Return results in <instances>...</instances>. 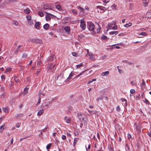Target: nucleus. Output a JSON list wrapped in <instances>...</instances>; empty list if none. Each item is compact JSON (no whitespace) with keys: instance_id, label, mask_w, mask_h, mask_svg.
<instances>
[{"instance_id":"9d476101","label":"nucleus","mask_w":151,"mask_h":151,"mask_svg":"<svg viewBox=\"0 0 151 151\" xmlns=\"http://www.w3.org/2000/svg\"><path fill=\"white\" fill-rule=\"evenodd\" d=\"M64 121L67 123H69L70 122V119L69 118H68L67 116L65 117Z\"/></svg>"},{"instance_id":"603ef678","label":"nucleus","mask_w":151,"mask_h":151,"mask_svg":"<svg viewBox=\"0 0 151 151\" xmlns=\"http://www.w3.org/2000/svg\"><path fill=\"white\" fill-rule=\"evenodd\" d=\"M0 89H1V91H3L4 89V87L3 85H0Z\"/></svg>"},{"instance_id":"3c124183","label":"nucleus","mask_w":151,"mask_h":151,"mask_svg":"<svg viewBox=\"0 0 151 151\" xmlns=\"http://www.w3.org/2000/svg\"><path fill=\"white\" fill-rule=\"evenodd\" d=\"M88 110L89 112L91 114H94V111H91L89 110L88 109Z\"/></svg>"},{"instance_id":"6e6d98bb","label":"nucleus","mask_w":151,"mask_h":151,"mask_svg":"<svg viewBox=\"0 0 151 151\" xmlns=\"http://www.w3.org/2000/svg\"><path fill=\"white\" fill-rule=\"evenodd\" d=\"M116 110L118 111L119 112V111H120L121 109H120V107H119V106H117V107L116 108Z\"/></svg>"},{"instance_id":"79ce46f5","label":"nucleus","mask_w":151,"mask_h":151,"mask_svg":"<svg viewBox=\"0 0 151 151\" xmlns=\"http://www.w3.org/2000/svg\"><path fill=\"white\" fill-rule=\"evenodd\" d=\"M86 71V70L83 71L82 72L80 73L78 75H77L76 76V77H75L76 78H78V77L82 75V74L83 73H84Z\"/></svg>"},{"instance_id":"7c9ffc66","label":"nucleus","mask_w":151,"mask_h":151,"mask_svg":"<svg viewBox=\"0 0 151 151\" xmlns=\"http://www.w3.org/2000/svg\"><path fill=\"white\" fill-rule=\"evenodd\" d=\"M145 100L143 101V102L147 104L148 105H149L150 104V103L149 101L145 98H144Z\"/></svg>"},{"instance_id":"2f4dec72","label":"nucleus","mask_w":151,"mask_h":151,"mask_svg":"<svg viewBox=\"0 0 151 151\" xmlns=\"http://www.w3.org/2000/svg\"><path fill=\"white\" fill-rule=\"evenodd\" d=\"M133 4H132L130 3L129 5V9L132 10L133 8Z\"/></svg>"},{"instance_id":"4468645a","label":"nucleus","mask_w":151,"mask_h":151,"mask_svg":"<svg viewBox=\"0 0 151 151\" xmlns=\"http://www.w3.org/2000/svg\"><path fill=\"white\" fill-rule=\"evenodd\" d=\"M111 8L114 11L116 10L117 9V6L115 4H113L111 6Z\"/></svg>"},{"instance_id":"37998d69","label":"nucleus","mask_w":151,"mask_h":151,"mask_svg":"<svg viewBox=\"0 0 151 151\" xmlns=\"http://www.w3.org/2000/svg\"><path fill=\"white\" fill-rule=\"evenodd\" d=\"M101 38L103 40H105L107 39V37L106 35H103L101 37Z\"/></svg>"},{"instance_id":"0eeeda50","label":"nucleus","mask_w":151,"mask_h":151,"mask_svg":"<svg viewBox=\"0 0 151 151\" xmlns=\"http://www.w3.org/2000/svg\"><path fill=\"white\" fill-rule=\"evenodd\" d=\"M97 7L99 9L101 10L100 12L102 13L104 12L106 10V8L105 7L103 6H97Z\"/></svg>"},{"instance_id":"72a5a7b5","label":"nucleus","mask_w":151,"mask_h":151,"mask_svg":"<svg viewBox=\"0 0 151 151\" xmlns=\"http://www.w3.org/2000/svg\"><path fill=\"white\" fill-rule=\"evenodd\" d=\"M139 35L146 36L147 34L145 32H142L140 33H138Z\"/></svg>"},{"instance_id":"09e8293b","label":"nucleus","mask_w":151,"mask_h":151,"mask_svg":"<svg viewBox=\"0 0 151 151\" xmlns=\"http://www.w3.org/2000/svg\"><path fill=\"white\" fill-rule=\"evenodd\" d=\"M98 28L97 29L96 31V32L95 33L97 32L98 33L99 32L100 27L99 25H98Z\"/></svg>"},{"instance_id":"423d86ee","label":"nucleus","mask_w":151,"mask_h":151,"mask_svg":"<svg viewBox=\"0 0 151 151\" xmlns=\"http://www.w3.org/2000/svg\"><path fill=\"white\" fill-rule=\"evenodd\" d=\"M24 115L22 113H18L15 115V117L17 119H20L22 118Z\"/></svg>"},{"instance_id":"2eb2a0df","label":"nucleus","mask_w":151,"mask_h":151,"mask_svg":"<svg viewBox=\"0 0 151 151\" xmlns=\"http://www.w3.org/2000/svg\"><path fill=\"white\" fill-rule=\"evenodd\" d=\"M134 127L137 131H139V127L137 125L136 122H135L134 124Z\"/></svg>"},{"instance_id":"69168bd1","label":"nucleus","mask_w":151,"mask_h":151,"mask_svg":"<svg viewBox=\"0 0 151 151\" xmlns=\"http://www.w3.org/2000/svg\"><path fill=\"white\" fill-rule=\"evenodd\" d=\"M107 57V55H104V56H103L102 57H101V59L104 60L106 57Z\"/></svg>"},{"instance_id":"5fc2aeb1","label":"nucleus","mask_w":151,"mask_h":151,"mask_svg":"<svg viewBox=\"0 0 151 151\" xmlns=\"http://www.w3.org/2000/svg\"><path fill=\"white\" fill-rule=\"evenodd\" d=\"M62 139L63 140H65L66 139V137L65 135H63L61 137Z\"/></svg>"},{"instance_id":"ddd939ff","label":"nucleus","mask_w":151,"mask_h":151,"mask_svg":"<svg viewBox=\"0 0 151 151\" xmlns=\"http://www.w3.org/2000/svg\"><path fill=\"white\" fill-rule=\"evenodd\" d=\"M40 24V23L39 22H37L35 24V27L36 29H39Z\"/></svg>"},{"instance_id":"58836bf2","label":"nucleus","mask_w":151,"mask_h":151,"mask_svg":"<svg viewBox=\"0 0 151 151\" xmlns=\"http://www.w3.org/2000/svg\"><path fill=\"white\" fill-rule=\"evenodd\" d=\"M51 146V144L50 143L48 144L46 146V149L48 150L47 151H49L48 150L50 148Z\"/></svg>"},{"instance_id":"cd10ccee","label":"nucleus","mask_w":151,"mask_h":151,"mask_svg":"<svg viewBox=\"0 0 151 151\" xmlns=\"http://www.w3.org/2000/svg\"><path fill=\"white\" fill-rule=\"evenodd\" d=\"M89 59L90 60H92L93 61H94L96 60V59L94 57V55L90 56V57H89Z\"/></svg>"},{"instance_id":"f3484780","label":"nucleus","mask_w":151,"mask_h":151,"mask_svg":"<svg viewBox=\"0 0 151 151\" xmlns=\"http://www.w3.org/2000/svg\"><path fill=\"white\" fill-rule=\"evenodd\" d=\"M109 73V72L108 71H106L102 73L101 76H107Z\"/></svg>"},{"instance_id":"1a4fd4ad","label":"nucleus","mask_w":151,"mask_h":151,"mask_svg":"<svg viewBox=\"0 0 151 151\" xmlns=\"http://www.w3.org/2000/svg\"><path fill=\"white\" fill-rule=\"evenodd\" d=\"M73 75L72 74V72H71L69 75V77L67 78V79L65 81V82H67L70 80L73 77Z\"/></svg>"},{"instance_id":"bf43d9fd","label":"nucleus","mask_w":151,"mask_h":151,"mask_svg":"<svg viewBox=\"0 0 151 151\" xmlns=\"http://www.w3.org/2000/svg\"><path fill=\"white\" fill-rule=\"evenodd\" d=\"M110 1V0H104L103 1V2L104 3H105L106 4L107 3L109 2Z\"/></svg>"},{"instance_id":"4d7b16f0","label":"nucleus","mask_w":151,"mask_h":151,"mask_svg":"<svg viewBox=\"0 0 151 151\" xmlns=\"http://www.w3.org/2000/svg\"><path fill=\"white\" fill-rule=\"evenodd\" d=\"M96 81V78H95V79H93L92 80V81H89L88 82V83H92L93 81Z\"/></svg>"},{"instance_id":"774afa93","label":"nucleus","mask_w":151,"mask_h":151,"mask_svg":"<svg viewBox=\"0 0 151 151\" xmlns=\"http://www.w3.org/2000/svg\"><path fill=\"white\" fill-rule=\"evenodd\" d=\"M40 69H39L36 72V74L38 75L39 73H40Z\"/></svg>"},{"instance_id":"5701e85b","label":"nucleus","mask_w":151,"mask_h":151,"mask_svg":"<svg viewBox=\"0 0 151 151\" xmlns=\"http://www.w3.org/2000/svg\"><path fill=\"white\" fill-rule=\"evenodd\" d=\"M64 30L65 31L67 32H68V34H69L68 33L70 30V29L69 27H67L64 28Z\"/></svg>"},{"instance_id":"dca6fc26","label":"nucleus","mask_w":151,"mask_h":151,"mask_svg":"<svg viewBox=\"0 0 151 151\" xmlns=\"http://www.w3.org/2000/svg\"><path fill=\"white\" fill-rule=\"evenodd\" d=\"M5 124H4L0 127V132L1 133L4 129Z\"/></svg>"},{"instance_id":"f03ea898","label":"nucleus","mask_w":151,"mask_h":151,"mask_svg":"<svg viewBox=\"0 0 151 151\" xmlns=\"http://www.w3.org/2000/svg\"><path fill=\"white\" fill-rule=\"evenodd\" d=\"M78 118L81 122H86L87 121V119L85 116L81 114L78 113L77 114Z\"/></svg>"},{"instance_id":"aec40b11","label":"nucleus","mask_w":151,"mask_h":151,"mask_svg":"<svg viewBox=\"0 0 151 151\" xmlns=\"http://www.w3.org/2000/svg\"><path fill=\"white\" fill-rule=\"evenodd\" d=\"M132 25V24L131 22H129L128 23L124 25V26L125 27H130Z\"/></svg>"},{"instance_id":"f704fd0d","label":"nucleus","mask_w":151,"mask_h":151,"mask_svg":"<svg viewBox=\"0 0 151 151\" xmlns=\"http://www.w3.org/2000/svg\"><path fill=\"white\" fill-rule=\"evenodd\" d=\"M74 134L75 136H77L79 134V132L78 130H75L74 131Z\"/></svg>"},{"instance_id":"a19ab883","label":"nucleus","mask_w":151,"mask_h":151,"mask_svg":"<svg viewBox=\"0 0 151 151\" xmlns=\"http://www.w3.org/2000/svg\"><path fill=\"white\" fill-rule=\"evenodd\" d=\"M38 14L39 16H40L41 17H42L43 16V14L42 12H38Z\"/></svg>"},{"instance_id":"c85d7f7f","label":"nucleus","mask_w":151,"mask_h":151,"mask_svg":"<svg viewBox=\"0 0 151 151\" xmlns=\"http://www.w3.org/2000/svg\"><path fill=\"white\" fill-rule=\"evenodd\" d=\"M78 138H75L74 139V142H73V145L74 146H75L76 145V143L77 142V141H78Z\"/></svg>"},{"instance_id":"a211bd4d","label":"nucleus","mask_w":151,"mask_h":151,"mask_svg":"<svg viewBox=\"0 0 151 151\" xmlns=\"http://www.w3.org/2000/svg\"><path fill=\"white\" fill-rule=\"evenodd\" d=\"M44 112L43 109H41L39 110L37 112V115L38 116H40L42 115Z\"/></svg>"},{"instance_id":"864d4df0","label":"nucleus","mask_w":151,"mask_h":151,"mask_svg":"<svg viewBox=\"0 0 151 151\" xmlns=\"http://www.w3.org/2000/svg\"><path fill=\"white\" fill-rule=\"evenodd\" d=\"M72 55L75 57H77L78 56V54L75 52H73L72 53Z\"/></svg>"},{"instance_id":"e433bc0d","label":"nucleus","mask_w":151,"mask_h":151,"mask_svg":"<svg viewBox=\"0 0 151 151\" xmlns=\"http://www.w3.org/2000/svg\"><path fill=\"white\" fill-rule=\"evenodd\" d=\"M77 8H78V9L80 10V12H82L84 10L83 9L79 6H77Z\"/></svg>"},{"instance_id":"a878e982","label":"nucleus","mask_w":151,"mask_h":151,"mask_svg":"<svg viewBox=\"0 0 151 151\" xmlns=\"http://www.w3.org/2000/svg\"><path fill=\"white\" fill-rule=\"evenodd\" d=\"M83 63H81L80 64L77 65H76V66L77 67L76 68H81V67L83 66Z\"/></svg>"},{"instance_id":"de8ad7c7","label":"nucleus","mask_w":151,"mask_h":151,"mask_svg":"<svg viewBox=\"0 0 151 151\" xmlns=\"http://www.w3.org/2000/svg\"><path fill=\"white\" fill-rule=\"evenodd\" d=\"M1 79L2 81H4L5 79V76L4 75H2L1 76Z\"/></svg>"},{"instance_id":"e2e57ef3","label":"nucleus","mask_w":151,"mask_h":151,"mask_svg":"<svg viewBox=\"0 0 151 151\" xmlns=\"http://www.w3.org/2000/svg\"><path fill=\"white\" fill-rule=\"evenodd\" d=\"M42 64V62L41 61H39L37 63V65H40Z\"/></svg>"},{"instance_id":"c9c22d12","label":"nucleus","mask_w":151,"mask_h":151,"mask_svg":"<svg viewBox=\"0 0 151 151\" xmlns=\"http://www.w3.org/2000/svg\"><path fill=\"white\" fill-rule=\"evenodd\" d=\"M114 27H112V28H110V29H116V30L117 29V26L115 24V23H114Z\"/></svg>"},{"instance_id":"0e129e2a","label":"nucleus","mask_w":151,"mask_h":151,"mask_svg":"<svg viewBox=\"0 0 151 151\" xmlns=\"http://www.w3.org/2000/svg\"><path fill=\"white\" fill-rule=\"evenodd\" d=\"M109 149L110 150V151H112L113 150V149L112 148V146L111 145H110L109 147Z\"/></svg>"},{"instance_id":"c756f323","label":"nucleus","mask_w":151,"mask_h":151,"mask_svg":"<svg viewBox=\"0 0 151 151\" xmlns=\"http://www.w3.org/2000/svg\"><path fill=\"white\" fill-rule=\"evenodd\" d=\"M103 99V96H101V97H99V98H97L96 99V101L97 102H99L100 100H102Z\"/></svg>"},{"instance_id":"ea45409f","label":"nucleus","mask_w":151,"mask_h":151,"mask_svg":"<svg viewBox=\"0 0 151 151\" xmlns=\"http://www.w3.org/2000/svg\"><path fill=\"white\" fill-rule=\"evenodd\" d=\"M71 11L74 14H77L78 13L77 11L75 9H73L71 10Z\"/></svg>"},{"instance_id":"4be33fe9","label":"nucleus","mask_w":151,"mask_h":151,"mask_svg":"<svg viewBox=\"0 0 151 151\" xmlns=\"http://www.w3.org/2000/svg\"><path fill=\"white\" fill-rule=\"evenodd\" d=\"M12 68L10 67H9L6 68L5 71V73H6L8 72H10L11 71Z\"/></svg>"},{"instance_id":"f8f14e48","label":"nucleus","mask_w":151,"mask_h":151,"mask_svg":"<svg viewBox=\"0 0 151 151\" xmlns=\"http://www.w3.org/2000/svg\"><path fill=\"white\" fill-rule=\"evenodd\" d=\"M44 96V95L43 94H42V93L39 94L40 97L38 101V102L36 104V105H38L40 103V102H41V97H42V96Z\"/></svg>"},{"instance_id":"052dcab7","label":"nucleus","mask_w":151,"mask_h":151,"mask_svg":"<svg viewBox=\"0 0 151 151\" xmlns=\"http://www.w3.org/2000/svg\"><path fill=\"white\" fill-rule=\"evenodd\" d=\"M20 124L19 123H17L16 124V127H17V128L19 127L20 126Z\"/></svg>"},{"instance_id":"f257e3e1","label":"nucleus","mask_w":151,"mask_h":151,"mask_svg":"<svg viewBox=\"0 0 151 151\" xmlns=\"http://www.w3.org/2000/svg\"><path fill=\"white\" fill-rule=\"evenodd\" d=\"M88 28L89 31H92V33H95L96 32L95 25L92 22L88 24Z\"/></svg>"},{"instance_id":"7ed1b4c3","label":"nucleus","mask_w":151,"mask_h":151,"mask_svg":"<svg viewBox=\"0 0 151 151\" xmlns=\"http://www.w3.org/2000/svg\"><path fill=\"white\" fill-rule=\"evenodd\" d=\"M80 26L83 30H85L86 28V25L84 20L83 19H81V20Z\"/></svg>"},{"instance_id":"c03bdc74","label":"nucleus","mask_w":151,"mask_h":151,"mask_svg":"<svg viewBox=\"0 0 151 151\" xmlns=\"http://www.w3.org/2000/svg\"><path fill=\"white\" fill-rule=\"evenodd\" d=\"M27 19L28 20H31V16L30 15H28L26 16Z\"/></svg>"},{"instance_id":"338daca9","label":"nucleus","mask_w":151,"mask_h":151,"mask_svg":"<svg viewBox=\"0 0 151 151\" xmlns=\"http://www.w3.org/2000/svg\"><path fill=\"white\" fill-rule=\"evenodd\" d=\"M14 81L16 82H17L19 81V79H18L17 78H16L14 79Z\"/></svg>"},{"instance_id":"bb28decb","label":"nucleus","mask_w":151,"mask_h":151,"mask_svg":"<svg viewBox=\"0 0 151 151\" xmlns=\"http://www.w3.org/2000/svg\"><path fill=\"white\" fill-rule=\"evenodd\" d=\"M56 8L59 10L61 11L62 9V7L60 5H58L56 6Z\"/></svg>"},{"instance_id":"9b49d317","label":"nucleus","mask_w":151,"mask_h":151,"mask_svg":"<svg viewBox=\"0 0 151 151\" xmlns=\"http://www.w3.org/2000/svg\"><path fill=\"white\" fill-rule=\"evenodd\" d=\"M22 45H19L17 47V48L14 51V52L15 53H17L18 51H19L21 49V48H22Z\"/></svg>"},{"instance_id":"6ab92c4d","label":"nucleus","mask_w":151,"mask_h":151,"mask_svg":"<svg viewBox=\"0 0 151 151\" xmlns=\"http://www.w3.org/2000/svg\"><path fill=\"white\" fill-rule=\"evenodd\" d=\"M119 33L118 31H113L109 33V34L111 35H113L114 34H115L116 35L118 34Z\"/></svg>"},{"instance_id":"473e14b6","label":"nucleus","mask_w":151,"mask_h":151,"mask_svg":"<svg viewBox=\"0 0 151 151\" xmlns=\"http://www.w3.org/2000/svg\"><path fill=\"white\" fill-rule=\"evenodd\" d=\"M121 100L122 102H125V105H127V100L123 98H122L121 99Z\"/></svg>"},{"instance_id":"a18cd8bd","label":"nucleus","mask_w":151,"mask_h":151,"mask_svg":"<svg viewBox=\"0 0 151 151\" xmlns=\"http://www.w3.org/2000/svg\"><path fill=\"white\" fill-rule=\"evenodd\" d=\"M130 92L131 94H134L135 93V91L134 89H132L130 91Z\"/></svg>"},{"instance_id":"4c0bfd02","label":"nucleus","mask_w":151,"mask_h":151,"mask_svg":"<svg viewBox=\"0 0 151 151\" xmlns=\"http://www.w3.org/2000/svg\"><path fill=\"white\" fill-rule=\"evenodd\" d=\"M3 111L6 113H7L8 112V110L7 108L4 107L2 108Z\"/></svg>"},{"instance_id":"13d9d810","label":"nucleus","mask_w":151,"mask_h":151,"mask_svg":"<svg viewBox=\"0 0 151 151\" xmlns=\"http://www.w3.org/2000/svg\"><path fill=\"white\" fill-rule=\"evenodd\" d=\"M143 5L144 6H147L148 5V4L147 2H144L143 3Z\"/></svg>"},{"instance_id":"6e6552de","label":"nucleus","mask_w":151,"mask_h":151,"mask_svg":"<svg viewBox=\"0 0 151 151\" xmlns=\"http://www.w3.org/2000/svg\"><path fill=\"white\" fill-rule=\"evenodd\" d=\"M50 104V101H48V102H45L43 103V106L41 105V107L43 108L45 106L47 107H48L49 105Z\"/></svg>"},{"instance_id":"680f3d73","label":"nucleus","mask_w":151,"mask_h":151,"mask_svg":"<svg viewBox=\"0 0 151 151\" xmlns=\"http://www.w3.org/2000/svg\"><path fill=\"white\" fill-rule=\"evenodd\" d=\"M127 137H128V139H130V138H131V137H132V136L129 133H128V136H127Z\"/></svg>"},{"instance_id":"412c9836","label":"nucleus","mask_w":151,"mask_h":151,"mask_svg":"<svg viewBox=\"0 0 151 151\" xmlns=\"http://www.w3.org/2000/svg\"><path fill=\"white\" fill-rule=\"evenodd\" d=\"M49 26V25L48 24L46 23L44 25L43 28L45 30H47Z\"/></svg>"},{"instance_id":"20e7f679","label":"nucleus","mask_w":151,"mask_h":151,"mask_svg":"<svg viewBox=\"0 0 151 151\" xmlns=\"http://www.w3.org/2000/svg\"><path fill=\"white\" fill-rule=\"evenodd\" d=\"M45 13L47 14V15L45 16L46 18V20L47 21L50 20L51 19V17L49 15L52 16L53 17H54L55 16L52 14L48 13L47 12H44Z\"/></svg>"},{"instance_id":"49530a36","label":"nucleus","mask_w":151,"mask_h":151,"mask_svg":"<svg viewBox=\"0 0 151 151\" xmlns=\"http://www.w3.org/2000/svg\"><path fill=\"white\" fill-rule=\"evenodd\" d=\"M132 86H135L136 85V83L134 81H131L130 82Z\"/></svg>"},{"instance_id":"393cba45","label":"nucleus","mask_w":151,"mask_h":151,"mask_svg":"<svg viewBox=\"0 0 151 151\" xmlns=\"http://www.w3.org/2000/svg\"><path fill=\"white\" fill-rule=\"evenodd\" d=\"M30 10L28 8L24 10V12L25 13L27 14H28L30 12Z\"/></svg>"},{"instance_id":"39448f33","label":"nucleus","mask_w":151,"mask_h":151,"mask_svg":"<svg viewBox=\"0 0 151 151\" xmlns=\"http://www.w3.org/2000/svg\"><path fill=\"white\" fill-rule=\"evenodd\" d=\"M43 8L45 9H52L50 5L48 4H44Z\"/></svg>"},{"instance_id":"b1692460","label":"nucleus","mask_w":151,"mask_h":151,"mask_svg":"<svg viewBox=\"0 0 151 151\" xmlns=\"http://www.w3.org/2000/svg\"><path fill=\"white\" fill-rule=\"evenodd\" d=\"M53 58H54V57L53 56H50L49 57H48V59H47L48 61L49 62H50V61L51 62L53 60Z\"/></svg>"},{"instance_id":"8fccbe9b","label":"nucleus","mask_w":151,"mask_h":151,"mask_svg":"<svg viewBox=\"0 0 151 151\" xmlns=\"http://www.w3.org/2000/svg\"><path fill=\"white\" fill-rule=\"evenodd\" d=\"M13 24L16 26H17L18 24V22L16 21H14L13 22Z\"/></svg>"}]
</instances>
